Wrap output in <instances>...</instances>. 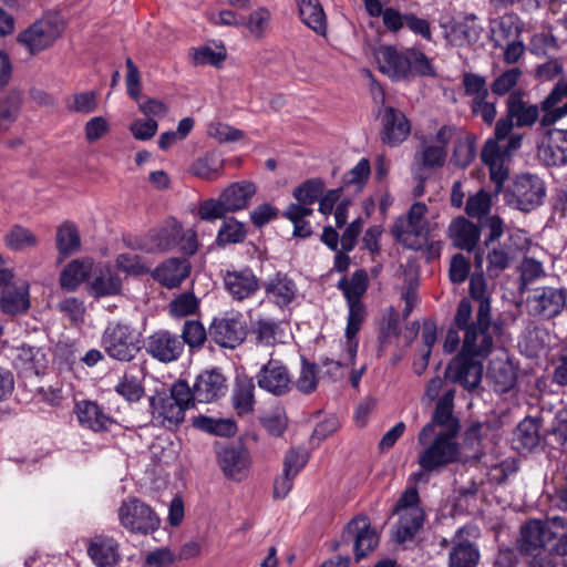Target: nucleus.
<instances>
[{
  "label": "nucleus",
  "mask_w": 567,
  "mask_h": 567,
  "mask_svg": "<svg viewBox=\"0 0 567 567\" xmlns=\"http://www.w3.org/2000/svg\"><path fill=\"white\" fill-rule=\"evenodd\" d=\"M228 213L221 197L218 199L209 198L202 202L197 208V216L200 220L215 221L224 218Z\"/></svg>",
  "instance_id": "60"
},
{
  "label": "nucleus",
  "mask_w": 567,
  "mask_h": 567,
  "mask_svg": "<svg viewBox=\"0 0 567 567\" xmlns=\"http://www.w3.org/2000/svg\"><path fill=\"white\" fill-rule=\"evenodd\" d=\"M121 290V278L109 267L96 268L87 280V291L96 299L120 295Z\"/></svg>",
  "instance_id": "31"
},
{
  "label": "nucleus",
  "mask_w": 567,
  "mask_h": 567,
  "mask_svg": "<svg viewBox=\"0 0 567 567\" xmlns=\"http://www.w3.org/2000/svg\"><path fill=\"white\" fill-rule=\"evenodd\" d=\"M342 538L347 542L353 538V548L357 561L367 557L379 544V535L371 527L370 522L365 516H358L350 520L343 532Z\"/></svg>",
  "instance_id": "18"
},
{
  "label": "nucleus",
  "mask_w": 567,
  "mask_h": 567,
  "mask_svg": "<svg viewBox=\"0 0 567 567\" xmlns=\"http://www.w3.org/2000/svg\"><path fill=\"white\" fill-rule=\"evenodd\" d=\"M323 187L324 184L321 179H308L295 188L293 197L302 205L311 207L320 198Z\"/></svg>",
  "instance_id": "55"
},
{
  "label": "nucleus",
  "mask_w": 567,
  "mask_h": 567,
  "mask_svg": "<svg viewBox=\"0 0 567 567\" xmlns=\"http://www.w3.org/2000/svg\"><path fill=\"white\" fill-rule=\"evenodd\" d=\"M199 308V300L193 292H183L169 303V313L174 318H184L195 315Z\"/></svg>",
  "instance_id": "56"
},
{
  "label": "nucleus",
  "mask_w": 567,
  "mask_h": 567,
  "mask_svg": "<svg viewBox=\"0 0 567 567\" xmlns=\"http://www.w3.org/2000/svg\"><path fill=\"white\" fill-rule=\"evenodd\" d=\"M209 340L220 348L236 349L247 336L246 322L239 312L215 317L208 327Z\"/></svg>",
  "instance_id": "14"
},
{
  "label": "nucleus",
  "mask_w": 567,
  "mask_h": 567,
  "mask_svg": "<svg viewBox=\"0 0 567 567\" xmlns=\"http://www.w3.org/2000/svg\"><path fill=\"white\" fill-rule=\"evenodd\" d=\"M529 240L522 231L513 233L503 244L497 243L487 248V271L491 276L498 274L509 267L517 250L528 247Z\"/></svg>",
  "instance_id": "17"
},
{
  "label": "nucleus",
  "mask_w": 567,
  "mask_h": 567,
  "mask_svg": "<svg viewBox=\"0 0 567 567\" xmlns=\"http://www.w3.org/2000/svg\"><path fill=\"white\" fill-rule=\"evenodd\" d=\"M246 238L243 223L235 218L225 219L218 230L216 241L219 246L241 243Z\"/></svg>",
  "instance_id": "51"
},
{
  "label": "nucleus",
  "mask_w": 567,
  "mask_h": 567,
  "mask_svg": "<svg viewBox=\"0 0 567 567\" xmlns=\"http://www.w3.org/2000/svg\"><path fill=\"white\" fill-rule=\"evenodd\" d=\"M546 196L544 182L533 174L518 175L505 193L507 203L522 212L540 206Z\"/></svg>",
  "instance_id": "12"
},
{
  "label": "nucleus",
  "mask_w": 567,
  "mask_h": 567,
  "mask_svg": "<svg viewBox=\"0 0 567 567\" xmlns=\"http://www.w3.org/2000/svg\"><path fill=\"white\" fill-rule=\"evenodd\" d=\"M93 271V261L90 259L73 260L61 271L60 285L68 291H75L79 286L90 279Z\"/></svg>",
  "instance_id": "37"
},
{
  "label": "nucleus",
  "mask_w": 567,
  "mask_h": 567,
  "mask_svg": "<svg viewBox=\"0 0 567 567\" xmlns=\"http://www.w3.org/2000/svg\"><path fill=\"white\" fill-rule=\"evenodd\" d=\"M101 347L112 360L130 363L141 351V333L130 323L110 322L101 336Z\"/></svg>",
  "instance_id": "7"
},
{
  "label": "nucleus",
  "mask_w": 567,
  "mask_h": 567,
  "mask_svg": "<svg viewBox=\"0 0 567 567\" xmlns=\"http://www.w3.org/2000/svg\"><path fill=\"white\" fill-rule=\"evenodd\" d=\"M22 93L17 90L7 92L0 96V127L3 124L13 123L20 113Z\"/></svg>",
  "instance_id": "48"
},
{
  "label": "nucleus",
  "mask_w": 567,
  "mask_h": 567,
  "mask_svg": "<svg viewBox=\"0 0 567 567\" xmlns=\"http://www.w3.org/2000/svg\"><path fill=\"white\" fill-rule=\"evenodd\" d=\"M146 353L161 363L177 361L184 353V342L179 334L166 329L152 332L144 340Z\"/></svg>",
  "instance_id": "15"
},
{
  "label": "nucleus",
  "mask_w": 567,
  "mask_h": 567,
  "mask_svg": "<svg viewBox=\"0 0 567 567\" xmlns=\"http://www.w3.org/2000/svg\"><path fill=\"white\" fill-rule=\"evenodd\" d=\"M223 282L225 290L235 301L249 299L260 289V280L249 267L226 270Z\"/></svg>",
  "instance_id": "19"
},
{
  "label": "nucleus",
  "mask_w": 567,
  "mask_h": 567,
  "mask_svg": "<svg viewBox=\"0 0 567 567\" xmlns=\"http://www.w3.org/2000/svg\"><path fill=\"white\" fill-rule=\"evenodd\" d=\"M516 16L505 14L491 21V32L493 35L507 40L513 37L515 32H518L516 23Z\"/></svg>",
  "instance_id": "61"
},
{
  "label": "nucleus",
  "mask_w": 567,
  "mask_h": 567,
  "mask_svg": "<svg viewBox=\"0 0 567 567\" xmlns=\"http://www.w3.org/2000/svg\"><path fill=\"white\" fill-rule=\"evenodd\" d=\"M301 21L320 35L327 32V18L318 0H298Z\"/></svg>",
  "instance_id": "38"
},
{
  "label": "nucleus",
  "mask_w": 567,
  "mask_h": 567,
  "mask_svg": "<svg viewBox=\"0 0 567 567\" xmlns=\"http://www.w3.org/2000/svg\"><path fill=\"white\" fill-rule=\"evenodd\" d=\"M491 207V195L484 189H481L475 195L468 197L465 212L470 217L482 220V218L489 213Z\"/></svg>",
  "instance_id": "58"
},
{
  "label": "nucleus",
  "mask_w": 567,
  "mask_h": 567,
  "mask_svg": "<svg viewBox=\"0 0 567 567\" xmlns=\"http://www.w3.org/2000/svg\"><path fill=\"white\" fill-rule=\"evenodd\" d=\"M224 169V159L216 152H208L197 157L189 167V173L206 181L217 179Z\"/></svg>",
  "instance_id": "39"
},
{
  "label": "nucleus",
  "mask_w": 567,
  "mask_h": 567,
  "mask_svg": "<svg viewBox=\"0 0 567 567\" xmlns=\"http://www.w3.org/2000/svg\"><path fill=\"white\" fill-rule=\"evenodd\" d=\"M565 529H567V518L561 516L546 519L530 518L520 526L518 550L522 555L543 554L542 550L551 554L559 538V532Z\"/></svg>",
  "instance_id": "5"
},
{
  "label": "nucleus",
  "mask_w": 567,
  "mask_h": 567,
  "mask_svg": "<svg viewBox=\"0 0 567 567\" xmlns=\"http://www.w3.org/2000/svg\"><path fill=\"white\" fill-rule=\"evenodd\" d=\"M250 337L257 346L274 347L285 342L286 333L281 321L259 316L250 322Z\"/></svg>",
  "instance_id": "29"
},
{
  "label": "nucleus",
  "mask_w": 567,
  "mask_h": 567,
  "mask_svg": "<svg viewBox=\"0 0 567 567\" xmlns=\"http://www.w3.org/2000/svg\"><path fill=\"white\" fill-rule=\"evenodd\" d=\"M7 245L14 250H21L35 244L34 235L27 228L16 226L6 236Z\"/></svg>",
  "instance_id": "63"
},
{
  "label": "nucleus",
  "mask_w": 567,
  "mask_h": 567,
  "mask_svg": "<svg viewBox=\"0 0 567 567\" xmlns=\"http://www.w3.org/2000/svg\"><path fill=\"white\" fill-rule=\"evenodd\" d=\"M523 75V71L519 68H512L502 72L495 78L491 84V90L494 94L503 96L507 93H512L518 81Z\"/></svg>",
  "instance_id": "57"
},
{
  "label": "nucleus",
  "mask_w": 567,
  "mask_h": 567,
  "mask_svg": "<svg viewBox=\"0 0 567 567\" xmlns=\"http://www.w3.org/2000/svg\"><path fill=\"white\" fill-rule=\"evenodd\" d=\"M181 339L184 346L187 344L190 350H199L209 339L208 330L198 320H186L183 324Z\"/></svg>",
  "instance_id": "45"
},
{
  "label": "nucleus",
  "mask_w": 567,
  "mask_h": 567,
  "mask_svg": "<svg viewBox=\"0 0 567 567\" xmlns=\"http://www.w3.org/2000/svg\"><path fill=\"white\" fill-rule=\"evenodd\" d=\"M64 24L56 13H47L18 35V41L31 53L40 52L54 43Z\"/></svg>",
  "instance_id": "13"
},
{
  "label": "nucleus",
  "mask_w": 567,
  "mask_h": 567,
  "mask_svg": "<svg viewBox=\"0 0 567 567\" xmlns=\"http://www.w3.org/2000/svg\"><path fill=\"white\" fill-rule=\"evenodd\" d=\"M348 318L346 327L344 349L350 354L352 361L355 360L358 353L359 341L357 334L367 318V308L363 302H348Z\"/></svg>",
  "instance_id": "32"
},
{
  "label": "nucleus",
  "mask_w": 567,
  "mask_h": 567,
  "mask_svg": "<svg viewBox=\"0 0 567 567\" xmlns=\"http://www.w3.org/2000/svg\"><path fill=\"white\" fill-rule=\"evenodd\" d=\"M256 190L252 182H236L225 188L220 197L228 213H234L247 208Z\"/></svg>",
  "instance_id": "34"
},
{
  "label": "nucleus",
  "mask_w": 567,
  "mask_h": 567,
  "mask_svg": "<svg viewBox=\"0 0 567 567\" xmlns=\"http://www.w3.org/2000/svg\"><path fill=\"white\" fill-rule=\"evenodd\" d=\"M427 207L425 204L414 203L406 215L394 221L392 233L396 240L406 248L419 250L427 241L429 224L425 218Z\"/></svg>",
  "instance_id": "8"
},
{
  "label": "nucleus",
  "mask_w": 567,
  "mask_h": 567,
  "mask_svg": "<svg viewBox=\"0 0 567 567\" xmlns=\"http://www.w3.org/2000/svg\"><path fill=\"white\" fill-rule=\"evenodd\" d=\"M452 406H449L445 401H439L433 413L432 421L425 424L417 435L419 444H426L427 440L432 437L437 426H442V430H456L458 433V425L452 415Z\"/></svg>",
  "instance_id": "36"
},
{
  "label": "nucleus",
  "mask_w": 567,
  "mask_h": 567,
  "mask_svg": "<svg viewBox=\"0 0 567 567\" xmlns=\"http://www.w3.org/2000/svg\"><path fill=\"white\" fill-rule=\"evenodd\" d=\"M375 59L380 72L392 81H402L415 75H435L430 59L416 49L399 50L392 45H382L377 50Z\"/></svg>",
  "instance_id": "3"
},
{
  "label": "nucleus",
  "mask_w": 567,
  "mask_h": 567,
  "mask_svg": "<svg viewBox=\"0 0 567 567\" xmlns=\"http://www.w3.org/2000/svg\"><path fill=\"white\" fill-rule=\"evenodd\" d=\"M115 392L127 402H138L145 391L142 381L126 369L114 388Z\"/></svg>",
  "instance_id": "44"
},
{
  "label": "nucleus",
  "mask_w": 567,
  "mask_h": 567,
  "mask_svg": "<svg viewBox=\"0 0 567 567\" xmlns=\"http://www.w3.org/2000/svg\"><path fill=\"white\" fill-rule=\"evenodd\" d=\"M226 379L217 370H205L199 373L190 388V403H210L226 393Z\"/></svg>",
  "instance_id": "22"
},
{
  "label": "nucleus",
  "mask_w": 567,
  "mask_h": 567,
  "mask_svg": "<svg viewBox=\"0 0 567 567\" xmlns=\"http://www.w3.org/2000/svg\"><path fill=\"white\" fill-rule=\"evenodd\" d=\"M195 429L216 436L230 437L237 433V425L229 417H212L207 415L195 416L192 421Z\"/></svg>",
  "instance_id": "41"
},
{
  "label": "nucleus",
  "mask_w": 567,
  "mask_h": 567,
  "mask_svg": "<svg viewBox=\"0 0 567 567\" xmlns=\"http://www.w3.org/2000/svg\"><path fill=\"white\" fill-rule=\"evenodd\" d=\"M117 515L121 526L131 534H153L161 525V518L156 512L137 497L124 499L118 507Z\"/></svg>",
  "instance_id": "10"
},
{
  "label": "nucleus",
  "mask_w": 567,
  "mask_h": 567,
  "mask_svg": "<svg viewBox=\"0 0 567 567\" xmlns=\"http://www.w3.org/2000/svg\"><path fill=\"white\" fill-rule=\"evenodd\" d=\"M484 360L460 352L447 365L445 377L464 389H476L482 381Z\"/></svg>",
  "instance_id": "16"
},
{
  "label": "nucleus",
  "mask_w": 567,
  "mask_h": 567,
  "mask_svg": "<svg viewBox=\"0 0 567 567\" xmlns=\"http://www.w3.org/2000/svg\"><path fill=\"white\" fill-rule=\"evenodd\" d=\"M190 386L184 380L176 381L169 394L157 393L150 398L153 421L163 427L173 429L185 420V412L192 408Z\"/></svg>",
  "instance_id": "6"
},
{
  "label": "nucleus",
  "mask_w": 567,
  "mask_h": 567,
  "mask_svg": "<svg viewBox=\"0 0 567 567\" xmlns=\"http://www.w3.org/2000/svg\"><path fill=\"white\" fill-rule=\"evenodd\" d=\"M216 463L223 475L233 482H243L249 475L252 458L241 442L217 443L214 445Z\"/></svg>",
  "instance_id": "11"
},
{
  "label": "nucleus",
  "mask_w": 567,
  "mask_h": 567,
  "mask_svg": "<svg viewBox=\"0 0 567 567\" xmlns=\"http://www.w3.org/2000/svg\"><path fill=\"white\" fill-rule=\"evenodd\" d=\"M254 383L251 381H244L236 384L233 392V405L237 414H246L252 411L254 398Z\"/></svg>",
  "instance_id": "50"
},
{
  "label": "nucleus",
  "mask_w": 567,
  "mask_h": 567,
  "mask_svg": "<svg viewBox=\"0 0 567 567\" xmlns=\"http://www.w3.org/2000/svg\"><path fill=\"white\" fill-rule=\"evenodd\" d=\"M271 22V13L265 8H258L250 12L247 19H245V27L255 39H261L265 33L269 30Z\"/></svg>",
  "instance_id": "53"
},
{
  "label": "nucleus",
  "mask_w": 567,
  "mask_h": 567,
  "mask_svg": "<svg viewBox=\"0 0 567 567\" xmlns=\"http://www.w3.org/2000/svg\"><path fill=\"white\" fill-rule=\"evenodd\" d=\"M421 445L424 446L417 456L421 471L413 474L416 481H421L426 473H440L461 458V444L455 429L439 430L426 444Z\"/></svg>",
  "instance_id": "4"
},
{
  "label": "nucleus",
  "mask_w": 567,
  "mask_h": 567,
  "mask_svg": "<svg viewBox=\"0 0 567 567\" xmlns=\"http://www.w3.org/2000/svg\"><path fill=\"white\" fill-rule=\"evenodd\" d=\"M56 247L63 255L76 251L80 247V236L74 225L62 224L56 231Z\"/></svg>",
  "instance_id": "54"
},
{
  "label": "nucleus",
  "mask_w": 567,
  "mask_h": 567,
  "mask_svg": "<svg viewBox=\"0 0 567 567\" xmlns=\"http://www.w3.org/2000/svg\"><path fill=\"white\" fill-rule=\"evenodd\" d=\"M465 528L455 533L449 553V567H476L480 561L478 546L464 538Z\"/></svg>",
  "instance_id": "28"
},
{
  "label": "nucleus",
  "mask_w": 567,
  "mask_h": 567,
  "mask_svg": "<svg viewBox=\"0 0 567 567\" xmlns=\"http://www.w3.org/2000/svg\"><path fill=\"white\" fill-rule=\"evenodd\" d=\"M175 561V555L167 547L150 551L144 559L142 567H171Z\"/></svg>",
  "instance_id": "64"
},
{
  "label": "nucleus",
  "mask_w": 567,
  "mask_h": 567,
  "mask_svg": "<svg viewBox=\"0 0 567 567\" xmlns=\"http://www.w3.org/2000/svg\"><path fill=\"white\" fill-rule=\"evenodd\" d=\"M481 227L486 233L484 239L486 248L496 245L504 234V221L497 215L487 216Z\"/></svg>",
  "instance_id": "62"
},
{
  "label": "nucleus",
  "mask_w": 567,
  "mask_h": 567,
  "mask_svg": "<svg viewBox=\"0 0 567 567\" xmlns=\"http://www.w3.org/2000/svg\"><path fill=\"white\" fill-rule=\"evenodd\" d=\"M539 116L537 105L524 100L520 91L512 92L506 101V115L495 125V138L488 140L481 153L483 163L488 167L489 178L495 185V193H499L508 177L507 163L513 152L522 145V135L513 134V127L532 126Z\"/></svg>",
  "instance_id": "1"
},
{
  "label": "nucleus",
  "mask_w": 567,
  "mask_h": 567,
  "mask_svg": "<svg viewBox=\"0 0 567 567\" xmlns=\"http://www.w3.org/2000/svg\"><path fill=\"white\" fill-rule=\"evenodd\" d=\"M462 82L465 94L472 100L488 99L489 92L484 76L470 72L463 75Z\"/></svg>",
  "instance_id": "59"
},
{
  "label": "nucleus",
  "mask_w": 567,
  "mask_h": 567,
  "mask_svg": "<svg viewBox=\"0 0 567 567\" xmlns=\"http://www.w3.org/2000/svg\"><path fill=\"white\" fill-rule=\"evenodd\" d=\"M115 266L118 271L128 276H141L151 271V262L133 252H122L116 257Z\"/></svg>",
  "instance_id": "47"
},
{
  "label": "nucleus",
  "mask_w": 567,
  "mask_h": 567,
  "mask_svg": "<svg viewBox=\"0 0 567 567\" xmlns=\"http://www.w3.org/2000/svg\"><path fill=\"white\" fill-rule=\"evenodd\" d=\"M179 236L182 224L171 220L161 229L151 231L143 241L128 243L127 246L146 252L168 251L177 247Z\"/></svg>",
  "instance_id": "21"
},
{
  "label": "nucleus",
  "mask_w": 567,
  "mask_h": 567,
  "mask_svg": "<svg viewBox=\"0 0 567 567\" xmlns=\"http://www.w3.org/2000/svg\"><path fill=\"white\" fill-rule=\"evenodd\" d=\"M346 354L341 360L330 357H321L319 359L318 369H321L323 378L337 382L344 378L348 367L353 365L355 360L350 359V354L344 350Z\"/></svg>",
  "instance_id": "46"
},
{
  "label": "nucleus",
  "mask_w": 567,
  "mask_h": 567,
  "mask_svg": "<svg viewBox=\"0 0 567 567\" xmlns=\"http://www.w3.org/2000/svg\"><path fill=\"white\" fill-rule=\"evenodd\" d=\"M538 425L532 419H525L517 425L513 442L519 452H530L539 444Z\"/></svg>",
  "instance_id": "43"
},
{
  "label": "nucleus",
  "mask_w": 567,
  "mask_h": 567,
  "mask_svg": "<svg viewBox=\"0 0 567 567\" xmlns=\"http://www.w3.org/2000/svg\"><path fill=\"white\" fill-rule=\"evenodd\" d=\"M472 312L471 301L463 298L458 302L453 321L455 328L464 332L460 352L486 359L494 347L492 329L496 328L491 321V307L486 301L482 303L475 320H472Z\"/></svg>",
  "instance_id": "2"
},
{
  "label": "nucleus",
  "mask_w": 567,
  "mask_h": 567,
  "mask_svg": "<svg viewBox=\"0 0 567 567\" xmlns=\"http://www.w3.org/2000/svg\"><path fill=\"white\" fill-rule=\"evenodd\" d=\"M394 513L399 515V522L394 530L396 543H405L414 538L424 523V512L420 506V497L415 487H408L399 498Z\"/></svg>",
  "instance_id": "9"
},
{
  "label": "nucleus",
  "mask_w": 567,
  "mask_h": 567,
  "mask_svg": "<svg viewBox=\"0 0 567 567\" xmlns=\"http://www.w3.org/2000/svg\"><path fill=\"white\" fill-rule=\"evenodd\" d=\"M368 274L363 269L355 270L350 278L343 277L338 281L337 288L342 291L347 303L362 302L361 299L368 289Z\"/></svg>",
  "instance_id": "42"
},
{
  "label": "nucleus",
  "mask_w": 567,
  "mask_h": 567,
  "mask_svg": "<svg viewBox=\"0 0 567 567\" xmlns=\"http://www.w3.org/2000/svg\"><path fill=\"white\" fill-rule=\"evenodd\" d=\"M318 371L319 369L317 363L310 362L302 357L300 373L295 382L297 390L303 394L315 392L319 382Z\"/></svg>",
  "instance_id": "49"
},
{
  "label": "nucleus",
  "mask_w": 567,
  "mask_h": 567,
  "mask_svg": "<svg viewBox=\"0 0 567 567\" xmlns=\"http://www.w3.org/2000/svg\"><path fill=\"white\" fill-rule=\"evenodd\" d=\"M0 308L2 312L11 316L27 312L30 308L29 286L21 284L4 288L0 297Z\"/></svg>",
  "instance_id": "35"
},
{
  "label": "nucleus",
  "mask_w": 567,
  "mask_h": 567,
  "mask_svg": "<svg viewBox=\"0 0 567 567\" xmlns=\"http://www.w3.org/2000/svg\"><path fill=\"white\" fill-rule=\"evenodd\" d=\"M487 377L493 382L494 389L497 392H507L516 384V372L514 367L508 361L497 360L491 362Z\"/></svg>",
  "instance_id": "40"
},
{
  "label": "nucleus",
  "mask_w": 567,
  "mask_h": 567,
  "mask_svg": "<svg viewBox=\"0 0 567 567\" xmlns=\"http://www.w3.org/2000/svg\"><path fill=\"white\" fill-rule=\"evenodd\" d=\"M449 237L462 250L473 251L481 238V227L465 217L454 218L449 226Z\"/></svg>",
  "instance_id": "30"
},
{
  "label": "nucleus",
  "mask_w": 567,
  "mask_h": 567,
  "mask_svg": "<svg viewBox=\"0 0 567 567\" xmlns=\"http://www.w3.org/2000/svg\"><path fill=\"white\" fill-rule=\"evenodd\" d=\"M192 265L186 258L172 257L151 271L154 280L167 289L177 288L189 276Z\"/></svg>",
  "instance_id": "25"
},
{
  "label": "nucleus",
  "mask_w": 567,
  "mask_h": 567,
  "mask_svg": "<svg viewBox=\"0 0 567 567\" xmlns=\"http://www.w3.org/2000/svg\"><path fill=\"white\" fill-rule=\"evenodd\" d=\"M86 551L96 567H115L122 559L118 542L109 536L99 535L93 537Z\"/></svg>",
  "instance_id": "27"
},
{
  "label": "nucleus",
  "mask_w": 567,
  "mask_h": 567,
  "mask_svg": "<svg viewBox=\"0 0 567 567\" xmlns=\"http://www.w3.org/2000/svg\"><path fill=\"white\" fill-rule=\"evenodd\" d=\"M482 32L477 17L471 13L452 24L446 39L454 45L474 44L481 39Z\"/></svg>",
  "instance_id": "33"
},
{
  "label": "nucleus",
  "mask_w": 567,
  "mask_h": 567,
  "mask_svg": "<svg viewBox=\"0 0 567 567\" xmlns=\"http://www.w3.org/2000/svg\"><path fill=\"white\" fill-rule=\"evenodd\" d=\"M382 142L390 146H398L410 134L411 126L406 116L399 110L388 106L382 114Z\"/></svg>",
  "instance_id": "26"
},
{
  "label": "nucleus",
  "mask_w": 567,
  "mask_h": 567,
  "mask_svg": "<svg viewBox=\"0 0 567 567\" xmlns=\"http://www.w3.org/2000/svg\"><path fill=\"white\" fill-rule=\"evenodd\" d=\"M65 107L74 113H93L97 107V94L94 91H85L70 95L65 99Z\"/></svg>",
  "instance_id": "52"
},
{
  "label": "nucleus",
  "mask_w": 567,
  "mask_h": 567,
  "mask_svg": "<svg viewBox=\"0 0 567 567\" xmlns=\"http://www.w3.org/2000/svg\"><path fill=\"white\" fill-rule=\"evenodd\" d=\"M266 298L280 309L289 307L298 296V287L287 274L278 271L262 284Z\"/></svg>",
  "instance_id": "23"
},
{
  "label": "nucleus",
  "mask_w": 567,
  "mask_h": 567,
  "mask_svg": "<svg viewBox=\"0 0 567 567\" xmlns=\"http://www.w3.org/2000/svg\"><path fill=\"white\" fill-rule=\"evenodd\" d=\"M258 386L274 395L280 396L292 388V380L287 367L276 359H269L256 375Z\"/></svg>",
  "instance_id": "20"
},
{
  "label": "nucleus",
  "mask_w": 567,
  "mask_h": 567,
  "mask_svg": "<svg viewBox=\"0 0 567 567\" xmlns=\"http://www.w3.org/2000/svg\"><path fill=\"white\" fill-rule=\"evenodd\" d=\"M74 412L80 425L95 433L110 431L115 420L97 402L82 400L75 403Z\"/></svg>",
  "instance_id": "24"
}]
</instances>
